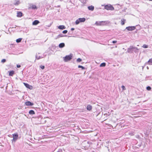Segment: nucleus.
Instances as JSON below:
<instances>
[{"mask_svg":"<svg viewBox=\"0 0 152 152\" xmlns=\"http://www.w3.org/2000/svg\"><path fill=\"white\" fill-rule=\"evenodd\" d=\"M108 24L107 22L106 21H97L95 24L96 26H104Z\"/></svg>","mask_w":152,"mask_h":152,"instance_id":"1","label":"nucleus"},{"mask_svg":"<svg viewBox=\"0 0 152 152\" xmlns=\"http://www.w3.org/2000/svg\"><path fill=\"white\" fill-rule=\"evenodd\" d=\"M72 54L66 56L65 57L63 58L65 62H67L70 60L72 59Z\"/></svg>","mask_w":152,"mask_h":152,"instance_id":"2","label":"nucleus"},{"mask_svg":"<svg viewBox=\"0 0 152 152\" xmlns=\"http://www.w3.org/2000/svg\"><path fill=\"white\" fill-rule=\"evenodd\" d=\"M86 19L85 18H80L77 20L75 21V24L77 25L80 22H83L85 21Z\"/></svg>","mask_w":152,"mask_h":152,"instance_id":"3","label":"nucleus"},{"mask_svg":"<svg viewBox=\"0 0 152 152\" xmlns=\"http://www.w3.org/2000/svg\"><path fill=\"white\" fill-rule=\"evenodd\" d=\"M105 8L107 10H114V7L111 5L109 4L105 6Z\"/></svg>","mask_w":152,"mask_h":152,"instance_id":"4","label":"nucleus"},{"mask_svg":"<svg viewBox=\"0 0 152 152\" xmlns=\"http://www.w3.org/2000/svg\"><path fill=\"white\" fill-rule=\"evenodd\" d=\"M134 50V47L132 46H130L129 48H128L127 51L129 53H132Z\"/></svg>","mask_w":152,"mask_h":152,"instance_id":"5","label":"nucleus"},{"mask_svg":"<svg viewBox=\"0 0 152 152\" xmlns=\"http://www.w3.org/2000/svg\"><path fill=\"white\" fill-rule=\"evenodd\" d=\"M13 139V140L15 142L18 139V134L17 133H15L12 134Z\"/></svg>","mask_w":152,"mask_h":152,"instance_id":"6","label":"nucleus"},{"mask_svg":"<svg viewBox=\"0 0 152 152\" xmlns=\"http://www.w3.org/2000/svg\"><path fill=\"white\" fill-rule=\"evenodd\" d=\"M23 84L25 85V86L27 88H29L31 90L33 88V87L31 85H29L28 84L23 83Z\"/></svg>","mask_w":152,"mask_h":152,"instance_id":"7","label":"nucleus"},{"mask_svg":"<svg viewBox=\"0 0 152 152\" xmlns=\"http://www.w3.org/2000/svg\"><path fill=\"white\" fill-rule=\"evenodd\" d=\"M135 29V27L134 26H129L126 28V29L129 31H132L134 30Z\"/></svg>","mask_w":152,"mask_h":152,"instance_id":"8","label":"nucleus"},{"mask_svg":"<svg viewBox=\"0 0 152 152\" xmlns=\"http://www.w3.org/2000/svg\"><path fill=\"white\" fill-rule=\"evenodd\" d=\"M25 104L26 105H30L32 106L34 105V104L33 103H31V102L29 101H27L26 102Z\"/></svg>","mask_w":152,"mask_h":152,"instance_id":"9","label":"nucleus"},{"mask_svg":"<svg viewBox=\"0 0 152 152\" xmlns=\"http://www.w3.org/2000/svg\"><path fill=\"white\" fill-rule=\"evenodd\" d=\"M86 108L88 110L90 111L92 109V106L90 104L88 105L87 106Z\"/></svg>","mask_w":152,"mask_h":152,"instance_id":"10","label":"nucleus"},{"mask_svg":"<svg viewBox=\"0 0 152 152\" xmlns=\"http://www.w3.org/2000/svg\"><path fill=\"white\" fill-rule=\"evenodd\" d=\"M58 28L60 29H65L66 28V27L64 26V25H60L58 26Z\"/></svg>","mask_w":152,"mask_h":152,"instance_id":"11","label":"nucleus"},{"mask_svg":"<svg viewBox=\"0 0 152 152\" xmlns=\"http://www.w3.org/2000/svg\"><path fill=\"white\" fill-rule=\"evenodd\" d=\"M39 23V21L38 20H35L33 23L32 24L34 25H36L38 24Z\"/></svg>","mask_w":152,"mask_h":152,"instance_id":"12","label":"nucleus"},{"mask_svg":"<svg viewBox=\"0 0 152 152\" xmlns=\"http://www.w3.org/2000/svg\"><path fill=\"white\" fill-rule=\"evenodd\" d=\"M88 8L89 10L93 11L94 9V7L92 6H91L88 7Z\"/></svg>","mask_w":152,"mask_h":152,"instance_id":"13","label":"nucleus"},{"mask_svg":"<svg viewBox=\"0 0 152 152\" xmlns=\"http://www.w3.org/2000/svg\"><path fill=\"white\" fill-rule=\"evenodd\" d=\"M126 20L124 19H122L121 20V23L122 25H123L124 24L125 22L126 21Z\"/></svg>","mask_w":152,"mask_h":152,"instance_id":"14","label":"nucleus"},{"mask_svg":"<svg viewBox=\"0 0 152 152\" xmlns=\"http://www.w3.org/2000/svg\"><path fill=\"white\" fill-rule=\"evenodd\" d=\"M65 46V44L64 43H62L60 44L59 45V47L60 48H62L64 47Z\"/></svg>","mask_w":152,"mask_h":152,"instance_id":"15","label":"nucleus"},{"mask_svg":"<svg viewBox=\"0 0 152 152\" xmlns=\"http://www.w3.org/2000/svg\"><path fill=\"white\" fill-rule=\"evenodd\" d=\"M20 3L19 0H15V2H14V4L15 5H18Z\"/></svg>","mask_w":152,"mask_h":152,"instance_id":"16","label":"nucleus"},{"mask_svg":"<svg viewBox=\"0 0 152 152\" xmlns=\"http://www.w3.org/2000/svg\"><path fill=\"white\" fill-rule=\"evenodd\" d=\"M22 16V14L20 12H18L17 13V16L18 17H21Z\"/></svg>","mask_w":152,"mask_h":152,"instance_id":"17","label":"nucleus"},{"mask_svg":"<svg viewBox=\"0 0 152 152\" xmlns=\"http://www.w3.org/2000/svg\"><path fill=\"white\" fill-rule=\"evenodd\" d=\"M14 74V71H12L9 72V75L10 76H12Z\"/></svg>","mask_w":152,"mask_h":152,"instance_id":"18","label":"nucleus"},{"mask_svg":"<svg viewBox=\"0 0 152 152\" xmlns=\"http://www.w3.org/2000/svg\"><path fill=\"white\" fill-rule=\"evenodd\" d=\"M29 114H31V115H33V114H34V113H35L34 111L33 110H30L29 111Z\"/></svg>","mask_w":152,"mask_h":152,"instance_id":"19","label":"nucleus"},{"mask_svg":"<svg viewBox=\"0 0 152 152\" xmlns=\"http://www.w3.org/2000/svg\"><path fill=\"white\" fill-rule=\"evenodd\" d=\"M31 8L33 9H37V6L35 5H32L31 6Z\"/></svg>","mask_w":152,"mask_h":152,"instance_id":"20","label":"nucleus"},{"mask_svg":"<svg viewBox=\"0 0 152 152\" xmlns=\"http://www.w3.org/2000/svg\"><path fill=\"white\" fill-rule=\"evenodd\" d=\"M22 39V38H20L17 39L16 40V42L17 43H19L21 41Z\"/></svg>","mask_w":152,"mask_h":152,"instance_id":"21","label":"nucleus"},{"mask_svg":"<svg viewBox=\"0 0 152 152\" xmlns=\"http://www.w3.org/2000/svg\"><path fill=\"white\" fill-rule=\"evenodd\" d=\"M106 65V64L105 63H103L101 64L100 65V67H104Z\"/></svg>","mask_w":152,"mask_h":152,"instance_id":"22","label":"nucleus"},{"mask_svg":"<svg viewBox=\"0 0 152 152\" xmlns=\"http://www.w3.org/2000/svg\"><path fill=\"white\" fill-rule=\"evenodd\" d=\"M150 64H152V58L150 59L148 61Z\"/></svg>","mask_w":152,"mask_h":152,"instance_id":"23","label":"nucleus"},{"mask_svg":"<svg viewBox=\"0 0 152 152\" xmlns=\"http://www.w3.org/2000/svg\"><path fill=\"white\" fill-rule=\"evenodd\" d=\"M148 47V45L145 44L143 45L142 46V47L144 48H147Z\"/></svg>","mask_w":152,"mask_h":152,"instance_id":"24","label":"nucleus"},{"mask_svg":"<svg viewBox=\"0 0 152 152\" xmlns=\"http://www.w3.org/2000/svg\"><path fill=\"white\" fill-rule=\"evenodd\" d=\"M78 68H81L82 69H85V68L84 67L81 65H79L78 66Z\"/></svg>","mask_w":152,"mask_h":152,"instance_id":"25","label":"nucleus"},{"mask_svg":"<svg viewBox=\"0 0 152 152\" xmlns=\"http://www.w3.org/2000/svg\"><path fill=\"white\" fill-rule=\"evenodd\" d=\"M36 58L37 59L39 60L41 58H42V57H41L40 56H36Z\"/></svg>","mask_w":152,"mask_h":152,"instance_id":"26","label":"nucleus"},{"mask_svg":"<svg viewBox=\"0 0 152 152\" xmlns=\"http://www.w3.org/2000/svg\"><path fill=\"white\" fill-rule=\"evenodd\" d=\"M63 37L64 36L63 35L61 34H59L58 36L57 37V38H59L61 37Z\"/></svg>","mask_w":152,"mask_h":152,"instance_id":"27","label":"nucleus"},{"mask_svg":"<svg viewBox=\"0 0 152 152\" xmlns=\"http://www.w3.org/2000/svg\"><path fill=\"white\" fill-rule=\"evenodd\" d=\"M146 89L148 91H150L151 89V88L149 86H148L146 87Z\"/></svg>","mask_w":152,"mask_h":152,"instance_id":"28","label":"nucleus"},{"mask_svg":"<svg viewBox=\"0 0 152 152\" xmlns=\"http://www.w3.org/2000/svg\"><path fill=\"white\" fill-rule=\"evenodd\" d=\"M82 61V60L80 58H78L77 60V62H81Z\"/></svg>","mask_w":152,"mask_h":152,"instance_id":"29","label":"nucleus"},{"mask_svg":"<svg viewBox=\"0 0 152 152\" xmlns=\"http://www.w3.org/2000/svg\"><path fill=\"white\" fill-rule=\"evenodd\" d=\"M134 52H136V51L138 50V49L136 47H134Z\"/></svg>","mask_w":152,"mask_h":152,"instance_id":"30","label":"nucleus"},{"mask_svg":"<svg viewBox=\"0 0 152 152\" xmlns=\"http://www.w3.org/2000/svg\"><path fill=\"white\" fill-rule=\"evenodd\" d=\"M67 31L66 30H64L63 31L62 33L63 34H66L67 32Z\"/></svg>","mask_w":152,"mask_h":152,"instance_id":"31","label":"nucleus"},{"mask_svg":"<svg viewBox=\"0 0 152 152\" xmlns=\"http://www.w3.org/2000/svg\"><path fill=\"white\" fill-rule=\"evenodd\" d=\"M110 113H109V112H108V113H104V115H108V116L109 115H110Z\"/></svg>","mask_w":152,"mask_h":152,"instance_id":"32","label":"nucleus"},{"mask_svg":"<svg viewBox=\"0 0 152 152\" xmlns=\"http://www.w3.org/2000/svg\"><path fill=\"white\" fill-rule=\"evenodd\" d=\"M40 67L42 69H44L45 68V66L43 65H41Z\"/></svg>","mask_w":152,"mask_h":152,"instance_id":"33","label":"nucleus"},{"mask_svg":"<svg viewBox=\"0 0 152 152\" xmlns=\"http://www.w3.org/2000/svg\"><path fill=\"white\" fill-rule=\"evenodd\" d=\"M121 88L123 90H125L126 89L125 87L124 86H121Z\"/></svg>","mask_w":152,"mask_h":152,"instance_id":"34","label":"nucleus"},{"mask_svg":"<svg viewBox=\"0 0 152 152\" xmlns=\"http://www.w3.org/2000/svg\"><path fill=\"white\" fill-rule=\"evenodd\" d=\"M6 61V60L5 59H3L1 60V62L2 63H4Z\"/></svg>","mask_w":152,"mask_h":152,"instance_id":"35","label":"nucleus"},{"mask_svg":"<svg viewBox=\"0 0 152 152\" xmlns=\"http://www.w3.org/2000/svg\"><path fill=\"white\" fill-rule=\"evenodd\" d=\"M117 42V41H113L112 42L113 43H116Z\"/></svg>","mask_w":152,"mask_h":152,"instance_id":"36","label":"nucleus"},{"mask_svg":"<svg viewBox=\"0 0 152 152\" xmlns=\"http://www.w3.org/2000/svg\"><path fill=\"white\" fill-rule=\"evenodd\" d=\"M17 67L18 68H20V65H17Z\"/></svg>","mask_w":152,"mask_h":152,"instance_id":"37","label":"nucleus"},{"mask_svg":"<svg viewBox=\"0 0 152 152\" xmlns=\"http://www.w3.org/2000/svg\"><path fill=\"white\" fill-rule=\"evenodd\" d=\"M74 30V28H71V30L72 31H73V30Z\"/></svg>","mask_w":152,"mask_h":152,"instance_id":"38","label":"nucleus"}]
</instances>
